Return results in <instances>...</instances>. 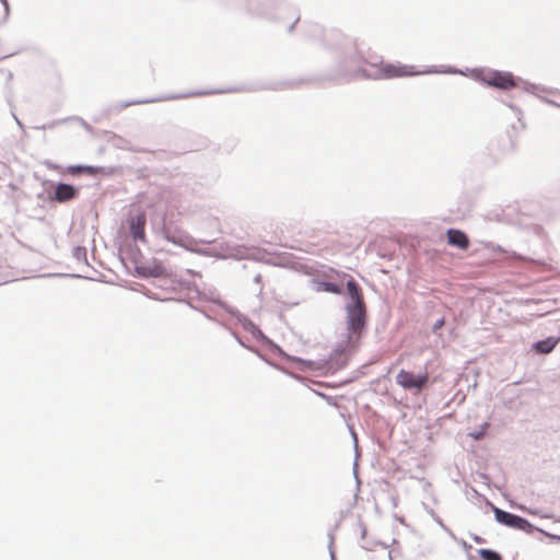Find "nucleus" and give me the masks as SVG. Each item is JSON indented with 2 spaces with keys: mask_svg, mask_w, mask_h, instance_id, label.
Listing matches in <instances>:
<instances>
[{
  "mask_svg": "<svg viewBox=\"0 0 560 560\" xmlns=\"http://www.w3.org/2000/svg\"><path fill=\"white\" fill-rule=\"evenodd\" d=\"M370 66L374 69V71L371 72L368 68H362L360 70L361 77L373 80H392L433 72L432 70H420L417 66L413 65H405L401 62L392 63L383 60L378 63H371Z\"/></svg>",
  "mask_w": 560,
  "mask_h": 560,
  "instance_id": "obj_1",
  "label": "nucleus"
},
{
  "mask_svg": "<svg viewBox=\"0 0 560 560\" xmlns=\"http://www.w3.org/2000/svg\"><path fill=\"white\" fill-rule=\"evenodd\" d=\"M365 305L347 306V329L349 348L354 349L365 327Z\"/></svg>",
  "mask_w": 560,
  "mask_h": 560,
  "instance_id": "obj_2",
  "label": "nucleus"
},
{
  "mask_svg": "<svg viewBox=\"0 0 560 560\" xmlns=\"http://www.w3.org/2000/svg\"><path fill=\"white\" fill-rule=\"evenodd\" d=\"M481 81L489 86L509 91L517 86L511 72L488 71L481 74Z\"/></svg>",
  "mask_w": 560,
  "mask_h": 560,
  "instance_id": "obj_3",
  "label": "nucleus"
},
{
  "mask_svg": "<svg viewBox=\"0 0 560 560\" xmlns=\"http://www.w3.org/2000/svg\"><path fill=\"white\" fill-rule=\"evenodd\" d=\"M428 381V373L415 375L412 372L400 370L396 375V383L399 386L407 390L415 389L417 393H420L427 386Z\"/></svg>",
  "mask_w": 560,
  "mask_h": 560,
  "instance_id": "obj_4",
  "label": "nucleus"
},
{
  "mask_svg": "<svg viewBox=\"0 0 560 560\" xmlns=\"http://www.w3.org/2000/svg\"><path fill=\"white\" fill-rule=\"evenodd\" d=\"M494 515H495V520L499 523L504 524L510 527H513V528L526 530L530 526V524L527 520H525L518 515L502 511L498 508L494 509Z\"/></svg>",
  "mask_w": 560,
  "mask_h": 560,
  "instance_id": "obj_5",
  "label": "nucleus"
},
{
  "mask_svg": "<svg viewBox=\"0 0 560 560\" xmlns=\"http://www.w3.org/2000/svg\"><path fill=\"white\" fill-rule=\"evenodd\" d=\"M145 213L143 211H139L136 215L130 219V232L136 241L145 242Z\"/></svg>",
  "mask_w": 560,
  "mask_h": 560,
  "instance_id": "obj_6",
  "label": "nucleus"
},
{
  "mask_svg": "<svg viewBox=\"0 0 560 560\" xmlns=\"http://www.w3.org/2000/svg\"><path fill=\"white\" fill-rule=\"evenodd\" d=\"M447 243L454 247L466 250L469 247L468 236L460 230L450 229L446 232Z\"/></svg>",
  "mask_w": 560,
  "mask_h": 560,
  "instance_id": "obj_7",
  "label": "nucleus"
},
{
  "mask_svg": "<svg viewBox=\"0 0 560 560\" xmlns=\"http://www.w3.org/2000/svg\"><path fill=\"white\" fill-rule=\"evenodd\" d=\"M347 290L348 294L352 301L351 304H348L347 306H363L365 305L362 291L358 283L351 279L347 282Z\"/></svg>",
  "mask_w": 560,
  "mask_h": 560,
  "instance_id": "obj_8",
  "label": "nucleus"
},
{
  "mask_svg": "<svg viewBox=\"0 0 560 560\" xmlns=\"http://www.w3.org/2000/svg\"><path fill=\"white\" fill-rule=\"evenodd\" d=\"M77 190L68 184H59L55 190V199L59 202L71 200L75 197Z\"/></svg>",
  "mask_w": 560,
  "mask_h": 560,
  "instance_id": "obj_9",
  "label": "nucleus"
},
{
  "mask_svg": "<svg viewBox=\"0 0 560 560\" xmlns=\"http://www.w3.org/2000/svg\"><path fill=\"white\" fill-rule=\"evenodd\" d=\"M559 341H560V338L548 337L544 340H540V341H537L536 343H534L533 349L535 350L536 353L548 354L556 348V346L559 343Z\"/></svg>",
  "mask_w": 560,
  "mask_h": 560,
  "instance_id": "obj_10",
  "label": "nucleus"
},
{
  "mask_svg": "<svg viewBox=\"0 0 560 560\" xmlns=\"http://www.w3.org/2000/svg\"><path fill=\"white\" fill-rule=\"evenodd\" d=\"M140 275L144 277H160L164 273V268L160 264L154 266H142L138 268Z\"/></svg>",
  "mask_w": 560,
  "mask_h": 560,
  "instance_id": "obj_11",
  "label": "nucleus"
},
{
  "mask_svg": "<svg viewBox=\"0 0 560 560\" xmlns=\"http://www.w3.org/2000/svg\"><path fill=\"white\" fill-rule=\"evenodd\" d=\"M317 291H325L334 294L341 293L340 288L331 282H318L317 283Z\"/></svg>",
  "mask_w": 560,
  "mask_h": 560,
  "instance_id": "obj_12",
  "label": "nucleus"
},
{
  "mask_svg": "<svg viewBox=\"0 0 560 560\" xmlns=\"http://www.w3.org/2000/svg\"><path fill=\"white\" fill-rule=\"evenodd\" d=\"M478 553L483 560H502L500 553L490 549H480L478 550Z\"/></svg>",
  "mask_w": 560,
  "mask_h": 560,
  "instance_id": "obj_13",
  "label": "nucleus"
},
{
  "mask_svg": "<svg viewBox=\"0 0 560 560\" xmlns=\"http://www.w3.org/2000/svg\"><path fill=\"white\" fill-rule=\"evenodd\" d=\"M68 173L72 174V175H75V174H80V173H83V166H70L68 168Z\"/></svg>",
  "mask_w": 560,
  "mask_h": 560,
  "instance_id": "obj_14",
  "label": "nucleus"
},
{
  "mask_svg": "<svg viewBox=\"0 0 560 560\" xmlns=\"http://www.w3.org/2000/svg\"><path fill=\"white\" fill-rule=\"evenodd\" d=\"M98 168L96 167H93V166H83V173H86L89 175H95L98 173Z\"/></svg>",
  "mask_w": 560,
  "mask_h": 560,
  "instance_id": "obj_15",
  "label": "nucleus"
},
{
  "mask_svg": "<svg viewBox=\"0 0 560 560\" xmlns=\"http://www.w3.org/2000/svg\"><path fill=\"white\" fill-rule=\"evenodd\" d=\"M443 325H444V319H440V320H438V322L434 324L433 329H434V330H438V329H440Z\"/></svg>",
  "mask_w": 560,
  "mask_h": 560,
  "instance_id": "obj_16",
  "label": "nucleus"
},
{
  "mask_svg": "<svg viewBox=\"0 0 560 560\" xmlns=\"http://www.w3.org/2000/svg\"><path fill=\"white\" fill-rule=\"evenodd\" d=\"M472 436H474L476 440H478V439H480L481 434H480V433H479V434H478V433H475Z\"/></svg>",
  "mask_w": 560,
  "mask_h": 560,
  "instance_id": "obj_17",
  "label": "nucleus"
}]
</instances>
